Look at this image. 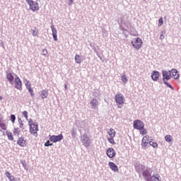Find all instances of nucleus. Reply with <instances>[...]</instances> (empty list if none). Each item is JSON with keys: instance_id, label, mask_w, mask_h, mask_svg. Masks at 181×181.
<instances>
[{"instance_id": "f257e3e1", "label": "nucleus", "mask_w": 181, "mask_h": 181, "mask_svg": "<svg viewBox=\"0 0 181 181\" xmlns=\"http://www.w3.org/2000/svg\"><path fill=\"white\" fill-rule=\"evenodd\" d=\"M132 45L136 50H139L142 47V45H144V42L142 41V39H141L139 37L134 38L132 42Z\"/></svg>"}, {"instance_id": "f03ea898", "label": "nucleus", "mask_w": 181, "mask_h": 181, "mask_svg": "<svg viewBox=\"0 0 181 181\" xmlns=\"http://www.w3.org/2000/svg\"><path fill=\"white\" fill-rule=\"evenodd\" d=\"M28 125L30 126V132L34 136H37V131H39V127L37 124L33 123L32 119L28 121Z\"/></svg>"}, {"instance_id": "7ed1b4c3", "label": "nucleus", "mask_w": 181, "mask_h": 181, "mask_svg": "<svg viewBox=\"0 0 181 181\" xmlns=\"http://www.w3.org/2000/svg\"><path fill=\"white\" fill-rule=\"evenodd\" d=\"M25 2L28 3L30 9L33 11V12H37V11H39V4H37V2L33 0H25Z\"/></svg>"}, {"instance_id": "20e7f679", "label": "nucleus", "mask_w": 181, "mask_h": 181, "mask_svg": "<svg viewBox=\"0 0 181 181\" xmlns=\"http://www.w3.org/2000/svg\"><path fill=\"white\" fill-rule=\"evenodd\" d=\"M81 141L82 142V145H83V146L86 148H88V146H90L91 144V140L87 134H83V136L81 137Z\"/></svg>"}, {"instance_id": "39448f33", "label": "nucleus", "mask_w": 181, "mask_h": 181, "mask_svg": "<svg viewBox=\"0 0 181 181\" xmlns=\"http://www.w3.org/2000/svg\"><path fill=\"white\" fill-rule=\"evenodd\" d=\"M116 103L119 105H124L125 103V98L124 97V95L121 93H117L115 95V98Z\"/></svg>"}, {"instance_id": "423d86ee", "label": "nucleus", "mask_w": 181, "mask_h": 181, "mask_svg": "<svg viewBox=\"0 0 181 181\" xmlns=\"http://www.w3.org/2000/svg\"><path fill=\"white\" fill-rule=\"evenodd\" d=\"M14 87L16 90L22 91V81L17 75H16V78H14Z\"/></svg>"}, {"instance_id": "0eeeda50", "label": "nucleus", "mask_w": 181, "mask_h": 181, "mask_svg": "<svg viewBox=\"0 0 181 181\" xmlns=\"http://www.w3.org/2000/svg\"><path fill=\"white\" fill-rule=\"evenodd\" d=\"M145 124L141 120H134V129H143Z\"/></svg>"}, {"instance_id": "6e6552de", "label": "nucleus", "mask_w": 181, "mask_h": 181, "mask_svg": "<svg viewBox=\"0 0 181 181\" xmlns=\"http://www.w3.org/2000/svg\"><path fill=\"white\" fill-rule=\"evenodd\" d=\"M62 139H63V134H60L57 136L55 135H52L49 137V141L51 142H60V141H62Z\"/></svg>"}, {"instance_id": "1a4fd4ad", "label": "nucleus", "mask_w": 181, "mask_h": 181, "mask_svg": "<svg viewBox=\"0 0 181 181\" xmlns=\"http://www.w3.org/2000/svg\"><path fill=\"white\" fill-rule=\"evenodd\" d=\"M106 155L108 156V158H115V155H117V153L115 152V150L112 148H107L106 151Z\"/></svg>"}, {"instance_id": "9d476101", "label": "nucleus", "mask_w": 181, "mask_h": 181, "mask_svg": "<svg viewBox=\"0 0 181 181\" xmlns=\"http://www.w3.org/2000/svg\"><path fill=\"white\" fill-rule=\"evenodd\" d=\"M144 177L145 178L146 181H151V169L149 170H145L143 173H142Z\"/></svg>"}, {"instance_id": "9b49d317", "label": "nucleus", "mask_w": 181, "mask_h": 181, "mask_svg": "<svg viewBox=\"0 0 181 181\" xmlns=\"http://www.w3.org/2000/svg\"><path fill=\"white\" fill-rule=\"evenodd\" d=\"M149 144V136H144L141 140V146L145 149L146 146Z\"/></svg>"}, {"instance_id": "f8f14e48", "label": "nucleus", "mask_w": 181, "mask_h": 181, "mask_svg": "<svg viewBox=\"0 0 181 181\" xmlns=\"http://www.w3.org/2000/svg\"><path fill=\"white\" fill-rule=\"evenodd\" d=\"M170 71H163V82L170 80Z\"/></svg>"}, {"instance_id": "ddd939ff", "label": "nucleus", "mask_w": 181, "mask_h": 181, "mask_svg": "<svg viewBox=\"0 0 181 181\" xmlns=\"http://www.w3.org/2000/svg\"><path fill=\"white\" fill-rule=\"evenodd\" d=\"M6 129H8V125H6L5 120L0 119V132H2V131H6Z\"/></svg>"}, {"instance_id": "4468645a", "label": "nucleus", "mask_w": 181, "mask_h": 181, "mask_svg": "<svg viewBox=\"0 0 181 181\" xmlns=\"http://www.w3.org/2000/svg\"><path fill=\"white\" fill-rule=\"evenodd\" d=\"M109 166L111 170H112V172H115V173H117V172H119L118 166H117V165L115 163L109 162Z\"/></svg>"}, {"instance_id": "2eb2a0df", "label": "nucleus", "mask_w": 181, "mask_h": 181, "mask_svg": "<svg viewBox=\"0 0 181 181\" xmlns=\"http://www.w3.org/2000/svg\"><path fill=\"white\" fill-rule=\"evenodd\" d=\"M90 104L91 105V108H93V110H95V108H98V100L95 98H93L90 100Z\"/></svg>"}, {"instance_id": "dca6fc26", "label": "nucleus", "mask_w": 181, "mask_h": 181, "mask_svg": "<svg viewBox=\"0 0 181 181\" xmlns=\"http://www.w3.org/2000/svg\"><path fill=\"white\" fill-rule=\"evenodd\" d=\"M170 72V76L174 78L175 80H177L179 78V73L177 72V70L173 69Z\"/></svg>"}, {"instance_id": "f3484780", "label": "nucleus", "mask_w": 181, "mask_h": 181, "mask_svg": "<svg viewBox=\"0 0 181 181\" xmlns=\"http://www.w3.org/2000/svg\"><path fill=\"white\" fill-rule=\"evenodd\" d=\"M151 78L153 81H158L159 79V72L158 71H153L151 73Z\"/></svg>"}, {"instance_id": "a211bd4d", "label": "nucleus", "mask_w": 181, "mask_h": 181, "mask_svg": "<svg viewBox=\"0 0 181 181\" xmlns=\"http://www.w3.org/2000/svg\"><path fill=\"white\" fill-rule=\"evenodd\" d=\"M51 29L52 32L53 39L55 42H57V30L54 28V25H51Z\"/></svg>"}, {"instance_id": "6ab92c4d", "label": "nucleus", "mask_w": 181, "mask_h": 181, "mask_svg": "<svg viewBox=\"0 0 181 181\" xmlns=\"http://www.w3.org/2000/svg\"><path fill=\"white\" fill-rule=\"evenodd\" d=\"M49 96V90L47 89H44L40 92V97L42 100H45V98H47Z\"/></svg>"}, {"instance_id": "aec40b11", "label": "nucleus", "mask_w": 181, "mask_h": 181, "mask_svg": "<svg viewBox=\"0 0 181 181\" xmlns=\"http://www.w3.org/2000/svg\"><path fill=\"white\" fill-rule=\"evenodd\" d=\"M17 144L19 146L25 147L26 146V140H25L24 137H21L17 141Z\"/></svg>"}, {"instance_id": "412c9836", "label": "nucleus", "mask_w": 181, "mask_h": 181, "mask_svg": "<svg viewBox=\"0 0 181 181\" xmlns=\"http://www.w3.org/2000/svg\"><path fill=\"white\" fill-rule=\"evenodd\" d=\"M6 78L9 81L10 84H13V80H15V78L13 77V74H12L11 73H7Z\"/></svg>"}, {"instance_id": "4be33fe9", "label": "nucleus", "mask_w": 181, "mask_h": 181, "mask_svg": "<svg viewBox=\"0 0 181 181\" xmlns=\"http://www.w3.org/2000/svg\"><path fill=\"white\" fill-rule=\"evenodd\" d=\"M160 176L158 174H153L151 177V181H160Z\"/></svg>"}, {"instance_id": "5701e85b", "label": "nucleus", "mask_w": 181, "mask_h": 181, "mask_svg": "<svg viewBox=\"0 0 181 181\" xmlns=\"http://www.w3.org/2000/svg\"><path fill=\"white\" fill-rule=\"evenodd\" d=\"M108 135H110V138H115V130L114 129H110L107 132Z\"/></svg>"}, {"instance_id": "b1692460", "label": "nucleus", "mask_w": 181, "mask_h": 181, "mask_svg": "<svg viewBox=\"0 0 181 181\" xmlns=\"http://www.w3.org/2000/svg\"><path fill=\"white\" fill-rule=\"evenodd\" d=\"M75 62L78 64H80L81 63V62H83V59H81V56H80L78 54H76L75 55Z\"/></svg>"}, {"instance_id": "393cba45", "label": "nucleus", "mask_w": 181, "mask_h": 181, "mask_svg": "<svg viewBox=\"0 0 181 181\" xmlns=\"http://www.w3.org/2000/svg\"><path fill=\"white\" fill-rule=\"evenodd\" d=\"M13 132L14 135L19 136V135L21 134V129H19V127H14Z\"/></svg>"}, {"instance_id": "a878e982", "label": "nucleus", "mask_w": 181, "mask_h": 181, "mask_svg": "<svg viewBox=\"0 0 181 181\" xmlns=\"http://www.w3.org/2000/svg\"><path fill=\"white\" fill-rule=\"evenodd\" d=\"M6 135L9 141H13V136L12 135V132L7 131Z\"/></svg>"}, {"instance_id": "bb28decb", "label": "nucleus", "mask_w": 181, "mask_h": 181, "mask_svg": "<svg viewBox=\"0 0 181 181\" xmlns=\"http://www.w3.org/2000/svg\"><path fill=\"white\" fill-rule=\"evenodd\" d=\"M165 141H166V142H172L173 141V137H172L171 135H166L165 136Z\"/></svg>"}, {"instance_id": "cd10ccee", "label": "nucleus", "mask_w": 181, "mask_h": 181, "mask_svg": "<svg viewBox=\"0 0 181 181\" xmlns=\"http://www.w3.org/2000/svg\"><path fill=\"white\" fill-rule=\"evenodd\" d=\"M27 90H28V93L30 94L31 97H35V92L33 91V89L31 88H27Z\"/></svg>"}, {"instance_id": "c85d7f7f", "label": "nucleus", "mask_w": 181, "mask_h": 181, "mask_svg": "<svg viewBox=\"0 0 181 181\" xmlns=\"http://www.w3.org/2000/svg\"><path fill=\"white\" fill-rule=\"evenodd\" d=\"M141 135H146L148 134V131H146V129L144 128L141 129H139Z\"/></svg>"}, {"instance_id": "c756f323", "label": "nucleus", "mask_w": 181, "mask_h": 181, "mask_svg": "<svg viewBox=\"0 0 181 181\" xmlns=\"http://www.w3.org/2000/svg\"><path fill=\"white\" fill-rule=\"evenodd\" d=\"M122 83H124V84H127V83H128V79L127 78L126 75L122 76Z\"/></svg>"}, {"instance_id": "7c9ffc66", "label": "nucleus", "mask_w": 181, "mask_h": 181, "mask_svg": "<svg viewBox=\"0 0 181 181\" xmlns=\"http://www.w3.org/2000/svg\"><path fill=\"white\" fill-rule=\"evenodd\" d=\"M10 119L12 124H15V121H16V117L15 116V115H11L10 117Z\"/></svg>"}, {"instance_id": "2f4dec72", "label": "nucleus", "mask_w": 181, "mask_h": 181, "mask_svg": "<svg viewBox=\"0 0 181 181\" xmlns=\"http://www.w3.org/2000/svg\"><path fill=\"white\" fill-rule=\"evenodd\" d=\"M108 142L112 144V145H115V141L114 140V137H110L107 139Z\"/></svg>"}, {"instance_id": "473e14b6", "label": "nucleus", "mask_w": 181, "mask_h": 181, "mask_svg": "<svg viewBox=\"0 0 181 181\" xmlns=\"http://www.w3.org/2000/svg\"><path fill=\"white\" fill-rule=\"evenodd\" d=\"M149 145L153 148H158V143L153 141H149Z\"/></svg>"}, {"instance_id": "72a5a7b5", "label": "nucleus", "mask_w": 181, "mask_h": 181, "mask_svg": "<svg viewBox=\"0 0 181 181\" xmlns=\"http://www.w3.org/2000/svg\"><path fill=\"white\" fill-rule=\"evenodd\" d=\"M163 25V18L162 17H160L158 19V26L160 27Z\"/></svg>"}, {"instance_id": "f704fd0d", "label": "nucleus", "mask_w": 181, "mask_h": 181, "mask_svg": "<svg viewBox=\"0 0 181 181\" xmlns=\"http://www.w3.org/2000/svg\"><path fill=\"white\" fill-rule=\"evenodd\" d=\"M25 86H26V88H30L32 87V83H30L29 81H26Z\"/></svg>"}, {"instance_id": "c9c22d12", "label": "nucleus", "mask_w": 181, "mask_h": 181, "mask_svg": "<svg viewBox=\"0 0 181 181\" xmlns=\"http://www.w3.org/2000/svg\"><path fill=\"white\" fill-rule=\"evenodd\" d=\"M20 128L23 131L25 129V124L22 122V120L19 121Z\"/></svg>"}, {"instance_id": "e433bc0d", "label": "nucleus", "mask_w": 181, "mask_h": 181, "mask_svg": "<svg viewBox=\"0 0 181 181\" xmlns=\"http://www.w3.org/2000/svg\"><path fill=\"white\" fill-rule=\"evenodd\" d=\"M164 84H165V86H167V87H169V88H171V90H174L173 87H172V85L169 84V83H167V81H165V82H163Z\"/></svg>"}, {"instance_id": "4c0bfd02", "label": "nucleus", "mask_w": 181, "mask_h": 181, "mask_svg": "<svg viewBox=\"0 0 181 181\" xmlns=\"http://www.w3.org/2000/svg\"><path fill=\"white\" fill-rule=\"evenodd\" d=\"M164 84H165V86H167V87H169V88H171V90H174L173 87H172V85L169 84V83H167V81H165V82H163Z\"/></svg>"}, {"instance_id": "58836bf2", "label": "nucleus", "mask_w": 181, "mask_h": 181, "mask_svg": "<svg viewBox=\"0 0 181 181\" xmlns=\"http://www.w3.org/2000/svg\"><path fill=\"white\" fill-rule=\"evenodd\" d=\"M160 40H163V39H165V33L163 31H162L160 33Z\"/></svg>"}, {"instance_id": "ea45409f", "label": "nucleus", "mask_w": 181, "mask_h": 181, "mask_svg": "<svg viewBox=\"0 0 181 181\" xmlns=\"http://www.w3.org/2000/svg\"><path fill=\"white\" fill-rule=\"evenodd\" d=\"M22 114H23V116L25 118V119H28V111H23V112H22Z\"/></svg>"}, {"instance_id": "a19ab883", "label": "nucleus", "mask_w": 181, "mask_h": 181, "mask_svg": "<svg viewBox=\"0 0 181 181\" xmlns=\"http://www.w3.org/2000/svg\"><path fill=\"white\" fill-rule=\"evenodd\" d=\"M53 144H50V141L49 140L47 141V142L45 144V146H52Z\"/></svg>"}, {"instance_id": "79ce46f5", "label": "nucleus", "mask_w": 181, "mask_h": 181, "mask_svg": "<svg viewBox=\"0 0 181 181\" xmlns=\"http://www.w3.org/2000/svg\"><path fill=\"white\" fill-rule=\"evenodd\" d=\"M37 33H39V31L33 30V36H37Z\"/></svg>"}, {"instance_id": "37998d69", "label": "nucleus", "mask_w": 181, "mask_h": 181, "mask_svg": "<svg viewBox=\"0 0 181 181\" xmlns=\"http://www.w3.org/2000/svg\"><path fill=\"white\" fill-rule=\"evenodd\" d=\"M5 175L6 176V177H8V179L12 176V175L10 174V173L8 171L6 172Z\"/></svg>"}, {"instance_id": "c03bdc74", "label": "nucleus", "mask_w": 181, "mask_h": 181, "mask_svg": "<svg viewBox=\"0 0 181 181\" xmlns=\"http://www.w3.org/2000/svg\"><path fill=\"white\" fill-rule=\"evenodd\" d=\"M42 54L43 56H46L47 54V49H42Z\"/></svg>"}, {"instance_id": "a18cd8bd", "label": "nucleus", "mask_w": 181, "mask_h": 181, "mask_svg": "<svg viewBox=\"0 0 181 181\" xmlns=\"http://www.w3.org/2000/svg\"><path fill=\"white\" fill-rule=\"evenodd\" d=\"M8 180L10 181H15V177H13V175H12L11 177H8Z\"/></svg>"}, {"instance_id": "49530a36", "label": "nucleus", "mask_w": 181, "mask_h": 181, "mask_svg": "<svg viewBox=\"0 0 181 181\" xmlns=\"http://www.w3.org/2000/svg\"><path fill=\"white\" fill-rule=\"evenodd\" d=\"M72 4H73V0H69V6H71Z\"/></svg>"}, {"instance_id": "de8ad7c7", "label": "nucleus", "mask_w": 181, "mask_h": 181, "mask_svg": "<svg viewBox=\"0 0 181 181\" xmlns=\"http://www.w3.org/2000/svg\"><path fill=\"white\" fill-rule=\"evenodd\" d=\"M75 134H76V131L73 130L72 135H75Z\"/></svg>"}, {"instance_id": "09e8293b", "label": "nucleus", "mask_w": 181, "mask_h": 181, "mask_svg": "<svg viewBox=\"0 0 181 181\" xmlns=\"http://www.w3.org/2000/svg\"><path fill=\"white\" fill-rule=\"evenodd\" d=\"M64 87H65V90H67V84H65Z\"/></svg>"}, {"instance_id": "8fccbe9b", "label": "nucleus", "mask_w": 181, "mask_h": 181, "mask_svg": "<svg viewBox=\"0 0 181 181\" xmlns=\"http://www.w3.org/2000/svg\"><path fill=\"white\" fill-rule=\"evenodd\" d=\"M133 36H138V33H136Z\"/></svg>"}, {"instance_id": "3c124183", "label": "nucleus", "mask_w": 181, "mask_h": 181, "mask_svg": "<svg viewBox=\"0 0 181 181\" xmlns=\"http://www.w3.org/2000/svg\"><path fill=\"white\" fill-rule=\"evenodd\" d=\"M1 100H2V96L0 95V101H1Z\"/></svg>"}, {"instance_id": "603ef678", "label": "nucleus", "mask_w": 181, "mask_h": 181, "mask_svg": "<svg viewBox=\"0 0 181 181\" xmlns=\"http://www.w3.org/2000/svg\"><path fill=\"white\" fill-rule=\"evenodd\" d=\"M119 108H121V106H119Z\"/></svg>"}]
</instances>
